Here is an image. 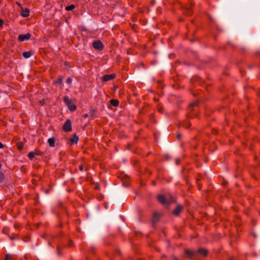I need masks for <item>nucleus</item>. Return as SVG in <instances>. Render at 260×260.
<instances>
[{
	"instance_id": "1a4fd4ad",
	"label": "nucleus",
	"mask_w": 260,
	"mask_h": 260,
	"mask_svg": "<svg viewBox=\"0 0 260 260\" xmlns=\"http://www.w3.org/2000/svg\"><path fill=\"white\" fill-rule=\"evenodd\" d=\"M29 10L27 8H25V9H22L21 11V15L23 17H27L29 16Z\"/></svg>"
},
{
	"instance_id": "ddd939ff",
	"label": "nucleus",
	"mask_w": 260,
	"mask_h": 260,
	"mask_svg": "<svg viewBox=\"0 0 260 260\" xmlns=\"http://www.w3.org/2000/svg\"><path fill=\"white\" fill-rule=\"evenodd\" d=\"M110 104L112 106H113L114 107H117L118 106V104H119V102L118 100H114V99H112L111 100H110Z\"/></svg>"
},
{
	"instance_id": "aec40b11",
	"label": "nucleus",
	"mask_w": 260,
	"mask_h": 260,
	"mask_svg": "<svg viewBox=\"0 0 260 260\" xmlns=\"http://www.w3.org/2000/svg\"><path fill=\"white\" fill-rule=\"evenodd\" d=\"M72 79L70 77L68 78L67 79V81H66V82L68 84H70L72 82Z\"/></svg>"
},
{
	"instance_id": "423d86ee",
	"label": "nucleus",
	"mask_w": 260,
	"mask_h": 260,
	"mask_svg": "<svg viewBox=\"0 0 260 260\" xmlns=\"http://www.w3.org/2000/svg\"><path fill=\"white\" fill-rule=\"evenodd\" d=\"M31 35L29 33H27L26 34H21L18 36V40L22 42L29 39Z\"/></svg>"
},
{
	"instance_id": "f257e3e1",
	"label": "nucleus",
	"mask_w": 260,
	"mask_h": 260,
	"mask_svg": "<svg viewBox=\"0 0 260 260\" xmlns=\"http://www.w3.org/2000/svg\"><path fill=\"white\" fill-rule=\"evenodd\" d=\"M189 258L191 260H194V258L199 257L200 256H206L208 254V250L204 248H199L197 251H191L189 250H185V251Z\"/></svg>"
},
{
	"instance_id": "7c9ffc66",
	"label": "nucleus",
	"mask_w": 260,
	"mask_h": 260,
	"mask_svg": "<svg viewBox=\"0 0 260 260\" xmlns=\"http://www.w3.org/2000/svg\"><path fill=\"white\" fill-rule=\"evenodd\" d=\"M173 260H178V258L175 256L173 257Z\"/></svg>"
},
{
	"instance_id": "473e14b6",
	"label": "nucleus",
	"mask_w": 260,
	"mask_h": 260,
	"mask_svg": "<svg viewBox=\"0 0 260 260\" xmlns=\"http://www.w3.org/2000/svg\"><path fill=\"white\" fill-rule=\"evenodd\" d=\"M228 260H233V258L232 257H229L228 258Z\"/></svg>"
},
{
	"instance_id": "a211bd4d",
	"label": "nucleus",
	"mask_w": 260,
	"mask_h": 260,
	"mask_svg": "<svg viewBox=\"0 0 260 260\" xmlns=\"http://www.w3.org/2000/svg\"><path fill=\"white\" fill-rule=\"evenodd\" d=\"M191 125L190 123V122H184L183 123V126L186 128H188L190 126V125Z\"/></svg>"
},
{
	"instance_id": "6e6552de",
	"label": "nucleus",
	"mask_w": 260,
	"mask_h": 260,
	"mask_svg": "<svg viewBox=\"0 0 260 260\" xmlns=\"http://www.w3.org/2000/svg\"><path fill=\"white\" fill-rule=\"evenodd\" d=\"M160 215L157 213H154L152 219V223L154 225V224L159 220Z\"/></svg>"
},
{
	"instance_id": "c756f323",
	"label": "nucleus",
	"mask_w": 260,
	"mask_h": 260,
	"mask_svg": "<svg viewBox=\"0 0 260 260\" xmlns=\"http://www.w3.org/2000/svg\"><path fill=\"white\" fill-rule=\"evenodd\" d=\"M4 145L0 142V149L3 148Z\"/></svg>"
},
{
	"instance_id": "dca6fc26",
	"label": "nucleus",
	"mask_w": 260,
	"mask_h": 260,
	"mask_svg": "<svg viewBox=\"0 0 260 260\" xmlns=\"http://www.w3.org/2000/svg\"><path fill=\"white\" fill-rule=\"evenodd\" d=\"M54 83L56 84L61 85L62 83V80L61 78H58L56 81L54 82Z\"/></svg>"
},
{
	"instance_id": "f3484780",
	"label": "nucleus",
	"mask_w": 260,
	"mask_h": 260,
	"mask_svg": "<svg viewBox=\"0 0 260 260\" xmlns=\"http://www.w3.org/2000/svg\"><path fill=\"white\" fill-rule=\"evenodd\" d=\"M28 156L30 159H32L35 156V153L34 152H30L28 153Z\"/></svg>"
},
{
	"instance_id": "cd10ccee",
	"label": "nucleus",
	"mask_w": 260,
	"mask_h": 260,
	"mask_svg": "<svg viewBox=\"0 0 260 260\" xmlns=\"http://www.w3.org/2000/svg\"><path fill=\"white\" fill-rule=\"evenodd\" d=\"M90 113L93 115L94 114V111L93 110H91L90 111Z\"/></svg>"
},
{
	"instance_id": "0eeeda50",
	"label": "nucleus",
	"mask_w": 260,
	"mask_h": 260,
	"mask_svg": "<svg viewBox=\"0 0 260 260\" xmlns=\"http://www.w3.org/2000/svg\"><path fill=\"white\" fill-rule=\"evenodd\" d=\"M115 77V74L106 75L103 77V79L104 81H108L113 79Z\"/></svg>"
},
{
	"instance_id": "2f4dec72",
	"label": "nucleus",
	"mask_w": 260,
	"mask_h": 260,
	"mask_svg": "<svg viewBox=\"0 0 260 260\" xmlns=\"http://www.w3.org/2000/svg\"><path fill=\"white\" fill-rule=\"evenodd\" d=\"M179 159H176V164H179Z\"/></svg>"
},
{
	"instance_id": "f704fd0d",
	"label": "nucleus",
	"mask_w": 260,
	"mask_h": 260,
	"mask_svg": "<svg viewBox=\"0 0 260 260\" xmlns=\"http://www.w3.org/2000/svg\"><path fill=\"white\" fill-rule=\"evenodd\" d=\"M37 154H38V155H41V153H37Z\"/></svg>"
},
{
	"instance_id": "4c0bfd02",
	"label": "nucleus",
	"mask_w": 260,
	"mask_h": 260,
	"mask_svg": "<svg viewBox=\"0 0 260 260\" xmlns=\"http://www.w3.org/2000/svg\"><path fill=\"white\" fill-rule=\"evenodd\" d=\"M87 117V114L85 115V117Z\"/></svg>"
},
{
	"instance_id": "58836bf2",
	"label": "nucleus",
	"mask_w": 260,
	"mask_h": 260,
	"mask_svg": "<svg viewBox=\"0 0 260 260\" xmlns=\"http://www.w3.org/2000/svg\"><path fill=\"white\" fill-rule=\"evenodd\" d=\"M248 68H251V66H248Z\"/></svg>"
},
{
	"instance_id": "6ab92c4d",
	"label": "nucleus",
	"mask_w": 260,
	"mask_h": 260,
	"mask_svg": "<svg viewBox=\"0 0 260 260\" xmlns=\"http://www.w3.org/2000/svg\"><path fill=\"white\" fill-rule=\"evenodd\" d=\"M196 105H197V103H193L192 104H191L189 106V109H191V110H193L191 108L194 107V106H196Z\"/></svg>"
},
{
	"instance_id": "e433bc0d",
	"label": "nucleus",
	"mask_w": 260,
	"mask_h": 260,
	"mask_svg": "<svg viewBox=\"0 0 260 260\" xmlns=\"http://www.w3.org/2000/svg\"><path fill=\"white\" fill-rule=\"evenodd\" d=\"M158 111L160 112L161 111L160 109H158Z\"/></svg>"
},
{
	"instance_id": "393cba45",
	"label": "nucleus",
	"mask_w": 260,
	"mask_h": 260,
	"mask_svg": "<svg viewBox=\"0 0 260 260\" xmlns=\"http://www.w3.org/2000/svg\"><path fill=\"white\" fill-rule=\"evenodd\" d=\"M5 260H10V256L9 254H7L5 257Z\"/></svg>"
},
{
	"instance_id": "f8f14e48",
	"label": "nucleus",
	"mask_w": 260,
	"mask_h": 260,
	"mask_svg": "<svg viewBox=\"0 0 260 260\" xmlns=\"http://www.w3.org/2000/svg\"><path fill=\"white\" fill-rule=\"evenodd\" d=\"M55 140V139L54 137L50 138L48 140V142L50 147L54 146Z\"/></svg>"
},
{
	"instance_id": "72a5a7b5",
	"label": "nucleus",
	"mask_w": 260,
	"mask_h": 260,
	"mask_svg": "<svg viewBox=\"0 0 260 260\" xmlns=\"http://www.w3.org/2000/svg\"><path fill=\"white\" fill-rule=\"evenodd\" d=\"M57 250L59 251V247L57 246Z\"/></svg>"
},
{
	"instance_id": "4468645a",
	"label": "nucleus",
	"mask_w": 260,
	"mask_h": 260,
	"mask_svg": "<svg viewBox=\"0 0 260 260\" xmlns=\"http://www.w3.org/2000/svg\"><path fill=\"white\" fill-rule=\"evenodd\" d=\"M78 141V137L74 134L73 136V137L72 138L70 139V142L71 144H73V143H77Z\"/></svg>"
},
{
	"instance_id": "7ed1b4c3",
	"label": "nucleus",
	"mask_w": 260,
	"mask_h": 260,
	"mask_svg": "<svg viewBox=\"0 0 260 260\" xmlns=\"http://www.w3.org/2000/svg\"><path fill=\"white\" fill-rule=\"evenodd\" d=\"M63 102L71 111H74L76 109V106L73 103L72 99H70L69 96H64Z\"/></svg>"
},
{
	"instance_id": "a878e982",
	"label": "nucleus",
	"mask_w": 260,
	"mask_h": 260,
	"mask_svg": "<svg viewBox=\"0 0 260 260\" xmlns=\"http://www.w3.org/2000/svg\"><path fill=\"white\" fill-rule=\"evenodd\" d=\"M3 24H4V21L0 19V26H2Z\"/></svg>"
},
{
	"instance_id": "bb28decb",
	"label": "nucleus",
	"mask_w": 260,
	"mask_h": 260,
	"mask_svg": "<svg viewBox=\"0 0 260 260\" xmlns=\"http://www.w3.org/2000/svg\"><path fill=\"white\" fill-rule=\"evenodd\" d=\"M181 137V134H178L177 136V139H180Z\"/></svg>"
},
{
	"instance_id": "20e7f679",
	"label": "nucleus",
	"mask_w": 260,
	"mask_h": 260,
	"mask_svg": "<svg viewBox=\"0 0 260 260\" xmlns=\"http://www.w3.org/2000/svg\"><path fill=\"white\" fill-rule=\"evenodd\" d=\"M92 46L93 48L96 50H101L104 47V45L102 42L100 40H96L93 42Z\"/></svg>"
},
{
	"instance_id": "c85d7f7f",
	"label": "nucleus",
	"mask_w": 260,
	"mask_h": 260,
	"mask_svg": "<svg viewBox=\"0 0 260 260\" xmlns=\"http://www.w3.org/2000/svg\"><path fill=\"white\" fill-rule=\"evenodd\" d=\"M79 169L81 170V171H82L83 168V167L82 166H79Z\"/></svg>"
},
{
	"instance_id": "9b49d317",
	"label": "nucleus",
	"mask_w": 260,
	"mask_h": 260,
	"mask_svg": "<svg viewBox=\"0 0 260 260\" xmlns=\"http://www.w3.org/2000/svg\"><path fill=\"white\" fill-rule=\"evenodd\" d=\"M33 55L32 51H27L23 53V56L25 58H28Z\"/></svg>"
},
{
	"instance_id": "9d476101",
	"label": "nucleus",
	"mask_w": 260,
	"mask_h": 260,
	"mask_svg": "<svg viewBox=\"0 0 260 260\" xmlns=\"http://www.w3.org/2000/svg\"><path fill=\"white\" fill-rule=\"evenodd\" d=\"M181 210H182V206H181L180 205H178L177 207H176V208L174 210V211L173 212V214L177 216L181 212Z\"/></svg>"
},
{
	"instance_id": "f03ea898",
	"label": "nucleus",
	"mask_w": 260,
	"mask_h": 260,
	"mask_svg": "<svg viewBox=\"0 0 260 260\" xmlns=\"http://www.w3.org/2000/svg\"><path fill=\"white\" fill-rule=\"evenodd\" d=\"M157 199L158 201L164 205L167 206L170 203H173L175 201L173 197L170 195L168 194L166 196H164L161 194H159L157 197Z\"/></svg>"
},
{
	"instance_id": "5701e85b",
	"label": "nucleus",
	"mask_w": 260,
	"mask_h": 260,
	"mask_svg": "<svg viewBox=\"0 0 260 260\" xmlns=\"http://www.w3.org/2000/svg\"><path fill=\"white\" fill-rule=\"evenodd\" d=\"M187 15H190L191 14V10L190 8H188L187 9Z\"/></svg>"
},
{
	"instance_id": "39448f33",
	"label": "nucleus",
	"mask_w": 260,
	"mask_h": 260,
	"mask_svg": "<svg viewBox=\"0 0 260 260\" xmlns=\"http://www.w3.org/2000/svg\"><path fill=\"white\" fill-rule=\"evenodd\" d=\"M63 128L66 132H70L72 130V124L70 120H66L63 125Z\"/></svg>"
},
{
	"instance_id": "c9c22d12",
	"label": "nucleus",
	"mask_w": 260,
	"mask_h": 260,
	"mask_svg": "<svg viewBox=\"0 0 260 260\" xmlns=\"http://www.w3.org/2000/svg\"><path fill=\"white\" fill-rule=\"evenodd\" d=\"M48 192V190H47L46 191V193H47Z\"/></svg>"
},
{
	"instance_id": "b1692460",
	"label": "nucleus",
	"mask_w": 260,
	"mask_h": 260,
	"mask_svg": "<svg viewBox=\"0 0 260 260\" xmlns=\"http://www.w3.org/2000/svg\"><path fill=\"white\" fill-rule=\"evenodd\" d=\"M23 148V144L22 143H19L18 144V148L19 149H21Z\"/></svg>"
},
{
	"instance_id": "412c9836",
	"label": "nucleus",
	"mask_w": 260,
	"mask_h": 260,
	"mask_svg": "<svg viewBox=\"0 0 260 260\" xmlns=\"http://www.w3.org/2000/svg\"><path fill=\"white\" fill-rule=\"evenodd\" d=\"M94 188V189H95L96 190H99L100 188L99 183H95Z\"/></svg>"
},
{
	"instance_id": "2eb2a0df",
	"label": "nucleus",
	"mask_w": 260,
	"mask_h": 260,
	"mask_svg": "<svg viewBox=\"0 0 260 260\" xmlns=\"http://www.w3.org/2000/svg\"><path fill=\"white\" fill-rule=\"evenodd\" d=\"M75 8V6L74 5H71L66 7V10L67 11H71Z\"/></svg>"
},
{
	"instance_id": "4be33fe9",
	"label": "nucleus",
	"mask_w": 260,
	"mask_h": 260,
	"mask_svg": "<svg viewBox=\"0 0 260 260\" xmlns=\"http://www.w3.org/2000/svg\"><path fill=\"white\" fill-rule=\"evenodd\" d=\"M4 179L3 174L2 173H0V183L3 181Z\"/></svg>"
}]
</instances>
